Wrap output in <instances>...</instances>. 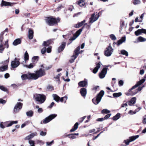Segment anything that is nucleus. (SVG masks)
<instances>
[{"label": "nucleus", "instance_id": "obj_1", "mask_svg": "<svg viewBox=\"0 0 146 146\" xmlns=\"http://www.w3.org/2000/svg\"><path fill=\"white\" fill-rule=\"evenodd\" d=\"M145 81V80L144 79H142L138 82L135 85L133 86L131 89L129 90L128 92L125 93L126 95L127 96H133L136 94H137V92H131V91L141 85L144 83Z\"/></svg>", "mask_w": 146, "mask_h": 146}, {"label": "nucleus", "instance_id": "obj_2", "mask_svg": "<svg viewBox=\"0 0 146 146\" xmlns=\"http://www.w3.org/2000/svg\"><path fill=\"white\" fill-rule=\"evenodd\" d=\"M33 97L34 100L40 104L43 103L46 99V96L43 94H36L34 95Z\"/></svg>", "mask_w": 146, "mask_h": 146}, {"label": "nucleus", "instance_id": "obj_3", "mask_svg": "<svg viewBox=\"0 0 146 146\" xmlns=\"http://www.w3.org/2000/svg\"><path fill=\"white\" fill-rule=\"evenodd\" d=\"M35 74L32 73L33 79L36 80L38 78L42 77L46 74L45 71L42 68H40L38 70L35 72Z\"/></svg>", "mask_w": 146, "mask_h": 146}, {"label": "nucleus", "instance_id": "obj_4", "mask_svg": "<svg viewBox=\"0 0 146 146\" xmlns=\"http://www.w3.org/2000/svg\"><path fill=\"white\" fill-rule=\"evenodd\" d=\"M90 25H88L87 23L85 24L82 28L79 29L75 33L74 35L73 36L70 38V40H75L80 35L84 27L88 29H89L90 28Z\"/></svg>", "mask_w": 146, "mask_h": 146}, {"label": "nucleus", "instance_id": "obj_5", "mask_svg": "<svg viewBox=\"0 0 146 146\" xmlns=\"http://www.w3.org/2000/svg\"><path fill=\"white\" fill-rule=\"evenodd\" d=\"M104 94V92L103 90H101L97 95L96 97L92 100V101L94 104L95 105L98 104L101 101L102 97Z\"/></svg>", "mask_w": 146, "mask_h": 146}, {"label": "nucleus", "instance_id": "obj_6", "mask_svg": "<svg viewBox=\"0 0 146 146\" xmlns=\"http://www.w3.org/2000/svg\"><path fill=\"white\" fill-rule=\"evenodd\" d=\"M60 19L58 18L57 19L52 17H47L46 19V22L50 25H53L59 22Z\"/></svg>", "mask_w": 146, "mask_h": 146}, {"label": "nucleus", "instance_id": "obj_7", "mask_svg": "<svg viewBox=\"0 0 146 146\" xmlns=\"http://www.w3.org/2000/svg\"><path fill=\"white\" fill-rule=\"evenodd\" d=\"M113 51V49L112 48L110 44L106 48L105 50L104 54L106 56H110L111 55Z\"/></svg>", "mask_w": 146, "mask_h": 146}, {"label": "nucleus", "instance_id": "obj_8", "mask_svg": "<svg viewBox=\"0 0 146 146\" xmlns=\"http://www.w3.org/2000/svg\"><path fill=\"white\" fill-rule=\"evenodd\" d=\"M56 116L57 115L55 114L50 115L45 118L42 122L41 121L40 122V123L41 124L47 123L56 117Z\"/></svg>", "mask_w": 146, "mask_h": 146}, {"label": "nucleus", "instance_id": "obj_9", "mask_svg": "<svg viewBox=\"0 0 146 146\" xmlns=\"http://www.w3.org/2000/svg\"><path fill=\"white\" fill-rule=\"evenodd\" d=\"M80 46L78 47L75 49L74 52V54L72 56L71 58L69 60L70 62V63H72L74 61L75 59L78 56L79 52H78L80 50Z\"/></svg>", "mask_w": 146, "mask_h": 146}, {"label": "nucleus", "instance_id": "obj_10", "mask_svg": "<svg viewBox=\"0 0 146 146\" xmlns=\"http://www.w3.org/2000/svg\"><path fill=\"white\" fill-rule=\"evenodd\" d=\"M100 16L99 13H93L91 16L90 18L89 23H92L94 22L97 21L99 18Z\"/></svg>", "mask_w": 146, "mask_h": 146}, {"label": "nucleus", "instance_id": "obj_11", "mask_svg": "<svg viewBox=\"0 0 146 146\" xmlns=\"http://www.w3.org/2000/svg\"><path fill=\"white\" fill-rule=\"evenodd\" d=\"M139 135H137L130 137H129V139L125 140L124 142L126 145H128L129 144V143L135 140L138 138L139 137Z\"/></svg>", "mask_w": 146, "mask_h": 146}, {"label": "nucleus", "instance_id": "obj_12", "mask_svg": "<svg viewBox=\"0 0 146 146\" xmlns=\"http://www.w3.org/2000/svg\"><path fill=\"white\" fill-rule=\"evenodd\" d=\"M19 60L15 58L14 60L12 61L11 65L12 68H14L17 67L19 65Z\"/></svg>", "mask_w": 146, "mask_h": 146}, {"label": "nucleus", "instance_id": "obj_13", "mask_svg": "<svg viewBox=\"0 0 146 146\" xmlns=\"http://www.w3.org/2000/svg\"><path fill=\"white\" fill-rule=\"evenodd\" d=\"M23 104L20 102H18L15 106L14 108V111L15 113H17L22 108Z\"/></svg>", "mask_w": 146, "mask_h": 146}, {"label": "nucleus", "instance_id": "obj_14", "mask_svg": "<svg viewBox=\"0 0 146 146\" xmlns=\"http://www.w3.org/2000/svg\"><path fill=\"white\" fill-rule=\"evenodd\" d=\"M21 78L23 80H25L26 79H33L32 74L31 73L23 74L22 75Z\"/></svg>", "mask_w": 146, "mask_h": 146}, {"label": "nucleus", "instance_id": "obj_15", "mask_svg": "<svg viewBox=\"0 0 146 146\" xmlns=\"http://www.w3.org/2000/svg\"><path fill=\"white\" fill-rule=\"evenodd\" d=\"M108 69L107 67L103 68L101 72L99 74V76L100 78L102 79L105 77L107 74Z\"/></svg>", "mask_w": 146, "mask_h": 146}, {"label": "nucleus", "instance_id": "obj_16", "mask_svg": "<svg viewBox=\"0 0 146 146\" xmlns=\"http://www.w3.org/2000/svg\"><path fill=\"white\" fill-rule=\"evenodd\" d=\"M9 57L7 60L4 61V63L5 64V65L0 67V72H3L7 70V64L9 62Z\"/></svg>", "mask_w": 146, "mask_h": 146}, {"label": "nucleus", "instance_id": "obj_17", "mask_svg": "<svg viewBox=\"0 0 146 146\" xmlns=\"http://www.w3.org/2000/svg\"><path fill=\"white\" fill-rule=\"evenodd\" d=\"M16 3H10L8 2L4 1V0H2L1 3V6L3 7V6H12L14 5Z\"/></svg>", "mask_w": 146, "mask_h": 146}, {"label": "nucleus", "instance_id": "obj_18", "mask_svg": "<svg viewBox=\"0 0 146 146\" xmlns=\"http://www.w3.org/2000/svg\"><path fill=\"white\" fill-rule=\"evenodd\" d=\"M80 82L78 83V85L80 87H84L88 86V81L87 80Z\"/></svg>", "mask_w": 146, "mask_h": 146}, {"label": "nucleus", "instance_id": "obj_19", "mask_svg": "<svg viewBox=\"0 0 146 146\" xmlns=\"http://www.w3.org/2000/svg\"><path fill=\"white\" fill-rule=\"evenodd\" d=\"M18 123L17 121H6L4 123L5 125H6V127H9L11 126L12 125L14 124H17Z\"/></svg>", "mask_w": 146, "mask_h": 146}, {"label": "nucleus", "instance_id": "obj_20", "mask_svg": "<svg viewBox=\"0 0 146 146\" xmlns=\"http://www.w3.org/2000/svg\"><path fill=\"white\" fill-rule=\"evenodd\" d=\"M37 135V133L36 132H35L33 133H32L29 134L28 136H27L25 137V140H29L30 139L36 136Z\"/></svg>", "mask_w": 146, "mask_h": 146}, {"label": "nucleus", "instance_id": "obj_21", "mask_svg": "<svg viewBox=\"0 0 146 146\" xmlns=\"http://www.w3.org/2000/svg\"><path fill=\"white\" fill-rule=\"evenodd\" d=\"M80 92L82 96L85 97L87 94L86 89L84 88H82L80 89Z\"/></svg>", "mask_w": 146, "mask_h": 146}, {"label": "nucleus", "instance_id": "obj_22", "mask_svg": "<svg viewBox=\"0 0 146 146\" xmlns=\"http://www.w3.org/2000/svg\"><path fill=\"white\" fill-rule=\"evenodd\" d=\"M101 64V62H99L96 64V66L94 68L93 70V73L95 74L97 73L98 70L100 67Z\"/></svg>", "mask_w": 146, "mask_h": 146}, {"label": "nucleus", "instance_id": "obj_23", "mask_svg": "<svg viewBox=\"0 0 146 146\" xmlns=\"http://www.w3.org/2000/svg\"><path fill=\"white\" fill-rule=\"evenodd\" d=\"M66 44V43L64 42H62L61 45L58 48V50L59 52L62 51L64 50L65 48Z\"/></svg>", "mask_w": 146, "mask_h": 146}, {"label": "nucleus", "instance_id": "obj_24", "mask_svg": "<svg viewBox=\"0 0 146 146\" xmlns=\"http://www.w3.org/2000/svg\"><path fill=\"white\" fill-rule=\"evenodd\" d=\"M86 20H84L81 22H79L77 24H75L74 25V27L76 28H79L82 26L85 22Z\"/></svg>", "mask_w": 146, "mask_h": 146}, {"label": "nucleus", "instance_id": "obj_25", "mask_svg": "<svg viewBox=\"0 0 146 146\" xmlns=\"http://www.w3.org/2000/svg\"><path fill=\"white\" fill-rule=\"evenodd\" d=\"M136 101V98L135 97H133L129 102V105L131 106L135 103Z\"/></svg>", "mask_w": 146, "mask_h": 146}, {"label": "nucleus", "instance_id": "obj_26", "mask_svg": "<svg viewBox=\"0 0 146 146\" xmlns=\"http://www.w3.org/2000/svg\"><path fill=\"white\" fill-rule=\"evenodd\" d=\"M21 42V40L19 38L15 39L13 42V44L14 46H17L20 44Z\"/></svg>", "mask_w": 146, "mask_h": 146}, {"label": "nucleus", "instance_id": "obj_27", "mask_svg": "<svg viewBox=\"0 0 146 146\" xmlns=\"http://www.w3.org/2000/svg\"><path fill=\"white\" fill-rule=\"evenodd\" d=\"M33 37V32L31 29H30L29 31V38L30 39H32Z\"/></svg>", "mask_w": 146, "mask_h": 146}, {"label": "nucleus", "instance_id": "obj_28", "mask_svg": "<svg viewBox=\"0 0 146 146\" xmlns=\"http://www.w3.org/2000/svg\"><path fill=\"white\" fill-rule=\"evenodd\" d=\"M125 40V37H122L121 39L119 40L117 42V44L118 46H119Z\"/></svg>", "mask_w": 146, "mask_h": 146}, {"label": "nucleus", "instance_id": "obj_29", "mask_svg": "<svg viewBox=\"0 0 146 146\" xmlns=\"http://www.w3.org/2000/svg\"><path fill=\"white\" fill-rule=\"evenodd\" d=\"M78 122H76L74 125L73 128L70 129V132H72L76 131L78 128Z\"/></svg>", "mask_w": 146, "mask_h": 146}, {"label": "nucleus", "instance_id": "obj_30", "mask_svg": "<svg viewBox=\"0 0 146 146\" xmlns=\"http://www.w3.org/2000/svg\"><path fill=\"white\" fill-rule=\"evenodd\" d=\"M24 58L25 63H26L27 61L29 59V55L27 51H26L25 52Z\"/></svg>", "mask_w": 146, "mask_h": 146}, {"label": "nucleus", "instance_id": "obj_31", "mask_svg": "<svg viewBox=\"0 0 146 146\" xmlns=\"http://www.w3.org/2000/svg\"><path fill=\"white\" fill-rule=\"evenodd\" d=\"M141 109V108H139L138 109H136L134 111H133L132 110H130L129 111L128 113L130 115H133L135 114L137 112L140 110Z\"/></svg>", "mask_w": 146, "mask_h": 146}, {"label": "nucleus", "instance_id": "obj_32", "mask_svg": "<svg viewBox=\"0 0 146 146\" xmlns=\"http://www.w3.org/2000/svg\"><path fill=\"white\" fill-rule=\"evenodd\" d=\"M33 112L32 111L30 110L27 112L26 113L27 115L29 117H32L33 115Z\"/></svg>", "mask_w": 146, "mask_h": 146}, {"label": "nucleus", "instance_id": "obj_33", "mask_svg": "<svg viewBox=\"0 0 146 146\" xmlns=\"http://www.w3.org/2000/svg\"><path fill=\"white\" fill-rule=\"evenodd\" d=\"M119 54L125 55L126 56H128V52L124 50H121Z\"/></svg>", "mask_w": 146, "mask_h": 146}, {"label": "nucleus", "instance_id": "obj_34", "mask_svg": "<svg viewBox=\"0 0 146 146\" xmlns=\"http://www.w3.org/2000/svg\"><path fill=\"white\" fill-rule=\"evenodd\" d=\"M120 114L119 113H117L115 116L113 117V119L114 121H116L120 117Z\"/></svg>", "mask_w": 146, "mask_h": 146}, {"label": "nucleus", "instance_id": "obj_35", "mask_svg": "<svg viewBox=\"0 0 146 146\" xmlns=\"http://www.w3.org/2000/svg\"><path fill=\"white\" fill-rule=\"evenodd\" d=\"M35 64L33 63H31L29 65H25L24 66L27 68L31 69L33 68Z\"/></svg>", "mask_w": 146, "mask_h": 146}, {"label": "nucleus", "instance_id": "obj_36", "mask_svg": "<svg viewBox=\"0 0 146 146\" xmlns=\"http://www.w3.org/2000/svg\"><path fill=\"white\" fill-rule=\"evenodd\" d=\"M85 0H80L78 2V4L80 6H83L85 4Z\"/></svg>", "mask_w": 146, "mask_h": 146}, {"label": "nucleus", "instance_id": "obj_37", "mask_svg": "<svg viewBox=\"0 0 146 146\" xmlns=\"http://www.w3.org/2000/svg\"><path fill=\"white\" fill-rule=\"evenodd\" d=\"M50 44V41L48 40L47 41H44L42 44V45L43 46L46 47L48 46Z\"/></svg>", "mask_w": 146, "mask_h": 146}, {"label": "nucleus", "instance_id": "obj_38", "mask_svg": "<svg viewBox=\"0 0 146 146\" xmlns=\"http://www.w3.org/2000/svg\"><path fill=\"white\" fill-rule=\"evenodd\" d=\"M53 97L55 100L57 102H59L60 98L58 95L56 94H53Z\"/></svg>", "mask_w": 146, "mask_h": 146}, {"label": "nucleus", "instance_id": "obj_39", "mask_svg": "<svg viewBox=\"0 0 146 146\" xmlns=\"http://www.w3.org/2000/svg\"><path fill=\"white\" fill-rule=\"evenodd\" d=\"M28 143L29 145V146H35V141L34 140H29Z\"/></svg>", "mask_w": 146, "mask_h": 146}, {"label": "nucleus", "instance_id": "obj_40", "mask_svg": "<svg viewBox=\"0 0 146 146\" xmlns=\"http://www.w3.org/2000/svg\"><path fill=\"white\" fill-rule=\"evenodd\" d=\"M138 40L139 41L143 42L146 41V38L142 36H139L138 38Z\"/></svg>", "mask_w": 146, "mask_h": 146}, {"label": "nucleus", "instance_id": "obj_41", "mask_svg": "<svg viewBox=\"0 0 146 146\" xmlns=\"http://www.w3.org/2000/svg\"><path fill=\"white\" fill-rule=\"evenodd\" d=\"M121 95V92L115 93L113 94V96L114 97H117L120 96Z\"/></svg>", "mask_w": 146, "mask_h": 146}, {"label": "nucleus", "instance_id": "obj_42", "mask_svg": "<svg viewBox=\"0 0 146 146\" xmlns=\"http://www.w3.org/2000/svg\"><path fill=\"white\" fill-rule=\"evenodd\" d=\"M125 21H124L121 20L120 22V29L121 30L122 29L123 26L124 25Z\"/></svg>", "mask_w": 146, "mask_h": 146}, {"label": "nucleus", "instance_id": "obj_43", "mask_svg": "<svg viewBox=\"0 0 146 146\" xmlns=\"http://www.w3.org/2000/svg\"><path fill=\"white\" fill-rule=\"evenodd\" d=\"M61 75V73H60L58 74L56 76L54 77V78L56 80V82H59L60 79L59 78Z\"/></svg>", "mask_w": 146, "mask_h": 146}, {"label": "nucleus", "instance_id": "obj_44", "mask_svg": "<svg viewBox=\"0 0 146 146\" xmlns=\"http://www.w3.org/2000/svg\"><path fill=\"white\" fill-rule=\"evenodd\" d=\"M110 112V111L108 110L107 109H104L103 110L101 111V113H106L107 114L108 113Z\"/></svg>", "mask_w": 146, "mask_h": 146}, {"label": "nucleus", "instance_id": "obj_45", "mask_svg": "<svg viewBox=\"0 0 146 146\" xmlns=\"http://www.w3.org/2000/svg\"><path fill=\"white\" fill-rule=\"evenodd\" d=\"M141 34V29H139L135 32V35L138 36Z\"/></svg>", "mask_w": 146, "mask_h": 146}, {"label": "nucleus", "instance_id": "obj_46", "mask_svg": "<svg viewBox=\"0 0 146 146\" xmlns=\"http://www.w3.org/2000/svg\"><path fill=\"white\" fill-rule=\"evenodd\" d=\"M141 2L140 0H134L133 3L134 5H137L140 3Z\"/></svg>", "mask_w": 146, "mask_h": 146}, {"label": "nucleus", "instance_id": "obj_47", "mask_svg": "<svg viewBox=\"0 0 146 146\" xmlns=\"http://www.w3.org/2000/svg\"><path fill=\"white\" fill-rule=\"evenodd\" d=\"M4 35V32H2L0 34V41L1 43H2V42L3 41V35Z\"/></svg>", "mask_w": 146, "mask_h": 146}, {"label": "nucleus", "instance_id": "obj_48", "mask_svg": "<svg viewBox=\"0 0 146 146\" xmlns=\"http://www.w3.org/2000/svg\"><path fill=\"white\" fill-rule=\"evenodd\" d=\"M67 136H68V137L70 139H74L76 138V137L73 134L71 135H67Z\"/></svg>", "mask_w": 146, "mask_h": 146}, {"label": "nucleus", "instance_id": "obj_49", "mask_svg": "<svg viewBox=\"0 0 146 146\" xmlns=\"http://www.w3.org/2000/svg\"><path fill=\"white\" fill-rule=\"evenodd\" d=\"M127 102L125 101H123V103L121 105V108H124L125 107L127 106Z\"/></svg>", "mask_w": 146, "mask_h": 146}, {"label": "nucleus", "instance_id": "obj_50", "mask_svg": "<svg viewBox=\"0 0 146 146\" xmlns=\"http://www.w3.org/2000/svg\"><path fill=\"white\" fill-rule=\"evenodd\" d=\"M0 89L4 92H7V89L3 86H0Z\"/></svg>", "mask_w": 146, "mask_h": 146}, {"label": "nucleus", "instance_id": "obj_51", "mask_svg": "<svg viewBox=\"0 0 146 146\" xmlns=\"http://www.w3.org/2000/svg\"><path fill=\"white\" fill-rule=\"evenodd\" d=\"M110 37L112 40H115L116 39V37L113 34L110 35Z\"/></svg>", "mask_w": 146, "mask_h": 146}, {"label": "nucleus", "instance_id": "obj_52", "mask_svg": "<svg viewBox=\"0 0 146 146\" xmlns=\"http://www.w3.org/2000/svg\"><path fill=\"white\" fill-rule=\"evenodd\" d=\"M4 48L3 45L2 44V43H1V44H0V53H2L4 50Z\"/></svg>", "mask_w": 146, "mask_h": 146}, {"label": "nucleus", "instance_id": "obj_53", "mask_svg": "<svg viewBox=\"0 0 146 146\" xmlns=\"http://www.w3.org/2000/svg\"><path fill=\"white\" fill-rule=\"evenodd\" d=\"M46 51V48L45 47L42 48L41 50V53L42 54H44Z\"/></svg>", "mask_w": 146, "mask_h": 146}, {"label": "nucleus", "instance_id": "obj_54", "mask_svg": "<svg viewBox=\"0 0 146 146\" xmlns=\"http://www.w3.org/2000/svg\"><path fill=\"white\" fill-rule=\"evenodd\" d=\"M38 56H35L33 57L32 58V60L33 61L35 62V61H37L38 60Z\"/></svg>", "mask_w": 146, "mask_h": 146}, {"label": "nucleus", "instance_id": "obj_55", "mask_svg": "<svg viewBox=\"0 0 146 146\" xmlns=\"http://www.w3.org/2000/svg\"><path fill=\"white\" fill-rule=\"evenodd\" d=\"M47 88L48 89L51 91L54 90V88L51 86L49 85L48 86Z\"/></svg>", "mask_w": 146, "mask_h": 146}, {"label": "nucleus", "instance_id": "obj_56", "mask_svg": "<svg viewBox=\"0 0 146 146\" xmlns=\"http://www.w3.org/2000/svg\"><path fill=\"white\" fill-rule=\"evenodd\" d=\"M5 126L6 127V125H4V123H3V122H1L0 123V127L2 129L4 128L5 127Z\"/></svg>", "mask_w": 146, "mask_h": 146}, {"label": "nucleus", "instance_id": "obj_57", "mask_svg": "<svg viewBox=\"0 0 146 146\" xmlns=\"http://www.w3.org/2000/svg\"><path fill=\"white\" fill-rule=\"evenodd\" d=\"M8 40H7L5 42V43L4 44V46L6 47L7 48H8L9 47V45H8Z\"/></svg>", "mask_w": 146, "mask_h": 146}, {"label": "nucleus", "instance_id": "obj_58", "mask_svg": "<svg viewBox=\"0 0 146 146\" xmlns=\"http://www.w3.org/2000/svg\"><path fill=\"white\" fill-rule=\"evenodd\" d=\"M86 117V116H84L83 117L80 118L79 119V122L80 123H82L84 121V120L85 118Z\"/></svg>", "mask_w": 146, "mask_h": 146}, {"label": "nucleus", "instance_id": "obj_59", "mask_svg": "<svg viewBox=\"0 0 146 146\" xmlns=\"http://www.w3.org/2000/svg\"><path fill=\"white\" fill-rule=\"evenodd\" d=\"M135 22H142V20L140 19L138 20V17H137L135 20Z\"/></svg>", "mask_w": 146, "mask_h": 146}, {"label": "nucleus", "instance_id": "obj_60", "mask_svg": "<svg viewBox=\"0 0 146 146\" xmlns=\"http://www.w3.org/2000/svg\"><path fill=\"white\" fill-rule=\"evenodd\" d=\"M46 132H44L42 131H41L40 133V135L42 136H44L46 135Z\"/></svg>", "mask_w": 146, "mask_h": 146}, {"label": "nucleus", "instance_id": "obj_61", "mask_svg": "<svg viewBox=\"0 0 146 146\" xmlns=\"http://www.w3.org/2000/svg\"><path fill=\"white\" fill-rule=\"evenodd\" d=\"M119 85L120 86H122L123 84V82L122 80H120L119 82Z\"/></svg>", "mask_w": 146, "mask_h": 146}, {"label": "nucleus", "instance_id": "obj_62", "mask_svg": "<svg viewBox=\"0 0 146 146\" xmlns=\"http://www.w3.org/2000/svg\"><path fill=\"white\" fill-rule=\"evenodd\" d=\"M53 142H54V141L52 140L51 142H46L47 146H51V145L53 143Z\"/></svg>", "mask_w": 146, "mask_h": 146}, {"label": "nucleus", "instance_id": "obj_63", "mask_svg": "<svg viewBox=\"0 0 146 146\" xmlns=\"http://www.w3.org/2000/svg\"><path fill=\"white\" fill-rule=\"evenodd\" d=\"M141 33H143L146 35V29H141Z\"/></svg>", "mask_w": 146, "mask_h": 146}, {"label": "nucleus", "instance_id": "obj_64", "mask_svg": "<svg viewBox=\"0 0 146 146\" xmlns=\"http://www.w3.org/2000/svg\"><path fill=\"white\" fill-rule=\"evenodd\" d=\"M143 124L146 123V115H145L143 117Z\"/></svg>", "mask_w": 146, "mask_h": 146}]
</instances>
